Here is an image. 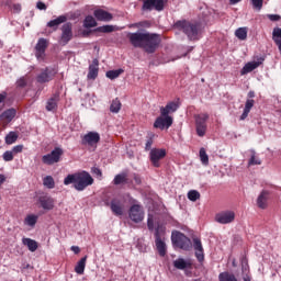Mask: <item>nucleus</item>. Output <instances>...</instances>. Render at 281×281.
I'll return each mask as SVG.
<instances>
[{"label":"nucleus","instance_id":"nucleus-1","mask_svg":"<svg viewBox=\"0 0 281 281\" xmlns=\"http://www.w3.org/2000/svg\"><path fill=\"white\" fill-rule=\"evenodd\" d=\"M127 38L133 47L144 49L146 54H155L161 45V35L149 32L128 33Z\"/></svg>","mask_w":281,"mask_h":281},{"label":"nucleus","instance_id":"nucleus-2","mask_svg":"<svg viewBox=\"0 0 281 281\" xmlns=\"http://www.w3.org/2000/svg\"><path fill=\"white\" fill-rule=\"evenodd\" d=\"M71 183L77 192H82L89 186H93V177L88 171L70 173L64 179V186H71Z\"/></svg>","mask_w":281,"mask_h":281},{"label":"nucleus","instance_id":"nucleus-3","mask_svg":"<svg viewBox=\"0 0 281 281\" xmlns=\"http://www.w3.org/2000/svg\"><path fill=\"white\" fill-rule=\"evenodd\" d=\"M175 27L183 32L189 41H199V38H201V23H190L182 20L176 22Z\"/></svg>","mask_w":281,"mask_h":281},{"label":"nucleus","instance_id":"nucleus-4","mask_svg":"<svg viewBox=\"0 0 281 281\" xmlns=\"http://www.w3.org/2000/svg\"><path fill=\"white\" fill-rule=\"evenodd\" d=\"M171 243L175 247L183 249L184 251H190L192 249V240L181 232H175L171 234Z\"/></svg>","mask_w":281,"mask_h":281},{"label":"nucleus","instance_id":"nucleus-5","mask_svg":"<svg viewBox=\"0 0 281 281\" xmlns=\"http://www.w3.org/2000/svg\"><path fill=\"white\" fill-rule=\"evenodd\" d=\"M207 120H210L209 114L195 115V131L199 137H205V133H207Z\"/></svg>","mask_w":281,"mask_h":281},{"label":"nucleus","instance_id":"nucleus-6","mask_svg":"<svg viewBox=\"0 0 281 281\" xmlns=\"http://www.w3.org/2000/svg\"><path fill=\"white\" fill-rule=\"evenodd\" d=\"M60 31L61 34L58 40L59 45H68L69 41L74 38V25L71 24V22H67L60 27Z\"/></svg>","mask_w":281,"mask_h":281},{"label":"nucleus","instance_id":"nucleus-7","mask_svg":"<svg viewBox=\"0 0 281 281\" xmlns=\"http://www.w3.org/2000/svg\"><path fill=\"white\" fill-rule=\"evenodd\" d=\"M63 148L55 147L50 154L44 155L42 157V161L46 166H54V164H58V161H60V157H63Z\"/></svg>","mask_w":281,"mask_h":281},{"label":"nucleus","instance_id":"nucleus-8","mask_svg":"<svg viewBox=\"0 0 281 281\" xmlns=\"http://www.w3.org/2000/svg\"><path fill=\"white\" fill-rule=\"evenodd\" d=\"M166 3H168V0H144L142 10L149 12L156 10V12H161L164 8H166Z\"/></svg>","mask_w":281,"mask_h":281},{"label":"nucleus","instance_id":"nucleus-9","mask_svg":"<svg viewBox=\"0 0 281 281\" xmlns=\"http://www.w3.org/2000/svg\"><path fill=\"white\" fill-rule=\"evenodd\" d=\"M58 74L57 68H49L46 67L45 69L42 70L40 75L36 77V81L40 85H45L46 82H52L54 78H56V75Z\"/></svg>","mask_w":281,"mask_h":281},{"label":"nucleus","instance_id":"nucleus-10","mask_svg":"<svg viewBox=\"0 0 281 281\" xmlns=\"http://www.w3.org/2000/svg\"><path fill=\"white\" fill-rule=\"evenodd\" d=\"M167 153L166 149H161V148H153L150 149L149 153V160L151 162V165L154 166V168H160L161 167V159H164L166 157Z\"/></svg>","mask_w":281,"mask_h":281},{"label":"nucleus","instance_id":"nucleus-11","mask_svg":"<svg viewBox=\"0 0 281 281\" xmlns=\"http://www.w3.org/2000/svg\"><path fill=\"white\" fill-rule=\"evenodd\" d=\"M125 201L122 198H113L109 204L111 212L114 216H123L124 215V205Z\"/></svg>","mask_w":281,"mask_h":281},{"label":"nucleus","instance_id":"nucleus-12","mask_svg":"<svg viewBox=\"0 0 281 281\" xmlns=\"http://www.w3.org/2000/svg\"><path fill=\"white\" fill-rule=\"evenodd\" d=\"M128 216L133 223H142L144 221V207L140 204H134L128 210Z\"/></svg>","mask_w":281,"mask_h":281},{"label":"nucleus","instance_id":"nucleus-13","mask_svg":"<svg viewBox=\"0 0 281 281\" xmlns=\"http://www.w3.org/2000/svg\"><path fill=\"white\" fill-rule=\"evenodd\" d=\"M47 47H49V41L41 37L35 45V58H37V60H45Z\"/></svg>","mask_w":281,"mask_h":281},{"label":"nucleus","instance_id":"nucleus-14","mask_svg":"<svg viewBox=\"0 0 281 281\" xmlns=\"http://www.w3.org/2000/svg\"><path fill=\"white\" fill-rule=\"evenodd\" d=\"M236 213H234V211H223L215 215L216 223H220L221 225L234 223Z\"/></svg>","mask_w":281,"mask_h":281},{"label":"nucleus","instance_id":"nucleus-15","mask_svg":"<svg viewBox=\"0 0 281 281\" xmlns=\"http://www.w3.org/2000/svg\"><path fill=\"white\" fill-rule=\"evenodd\" d=\"M173 119L170 115H161L158 116L154 123V128H159L164 131V128H169L172 126Z\"/></svg>","mask_w":281,"mask_h":281},{"label":"nucleus","instance_id":"nucleus-16","mask_svg":"<svg viewBox=\"0 0 281 281\" xmlns=\"http://www.w3.org/2000/svg\"><path fill=\"white\" fill-rule=\"evenodd\" d=\"M93 16L94 19H97V21H102L104 23H109V21H113V14L103 9L94 10Z\"/></svg>","mask_w":281,"mask_h":281},{"label":"nucleus","instance_id":"nucleus-17","mask_svg":"<svg viewBox=\"0 0 281 281\" xmlns=\"http://www.w3.org/2000/svg\"><path fill=\"white\" fill-rule=\"evenodd\" d=\"M99 142L100 134L98 132H89L83 136L81 144H83V146H86V144H88V146H94V144H98Z\"/></svg>","mask_w":281,"mask_h":281},{"label":"nucleus","instance_id":"nucleus-18","mask_svg":"<svg viewBox=\"0 0 281 281\" xmlns=\"http://www.w3.org/2000/svg\"><path fill=\"white\" fill-rule=\"evenodd\" d=\"M100 61L98 59H93L92 64L89 65V70L87 75L88 80H95L98 78V74L100 71Z\"/></svg>","mask_w":281,"mask_h":281},{"label":"nucleus","instance_id":"nucleus-19","mask_svg":"<svg viewBox=\"0 0 281 281\" xmlns=\"http://www.w3.org/2000/svg\"><path fill=\"white\" fill-rule=\"evenodd\" d=\"M270 192L267 190L261 191V193L259 194V196L257 198V206L260 210H267V207L269 206V196H270Z\"/></svg>","mask_w":281,"mask_h":281},{"label":"nucleus","instance_id":"nucleus-20","mask_svg":"<svg viewBox=\"0 0 281 281\" xmlns=\"http://www.w3.org/2000/svg\"><path fill=\"white\" fill-rule=\"evenodd\" d=\"M60 102V92H55L46 102V111H56Z\"/></svg>","mask_w":281,"mask_h":281},{"label":"nucleus","instance_id":"nucleus-21","mask_svg":"<svg viewBox=\"0 0 281 281\" xmlns=\"http://www.w3.org/2000/svg\"><path fill=\"white\" fill-rule=\"evenodd\" d=\"M13 117H16V110L14 108L8 109L0 114V124H10Z\"/></svg>","mask_w":281,"mask_h":281},{"label":"nucleus","instance_id":"nucleus-22","mask_svg":"<svg viewBox=\"0 0 281 281\" xmlns=\"http://www.w3.org/2000/svg\"><path fill=\"white\" fill-rule=\"evenodd\" d=\"M193 248L195 249V257L199 262H203L205 255L203 254V244L199 238H193Z\"/></svg>","mask_w":281,"mask_h":281},{"label":"nucleus","instance_id":"nucleus-23","mask_svg":"<svg viewBox=\"0 0 281 281\" xmlns=\"http://www.w3.org/2000/svg\"><path fill=\"white\" fill-rule=\"evenodd\" d=\"M38 203L43 210H54V198L48 195H42L38 199Z\"/></svg>","mask_w":281,"mask_h":281},{"label":"nucleus","instance_id":"nucleus-24","mask_svg":"<svg viewBox=\"0 0 281 281\" xmlns=\"http://www.w3.org/2000/svg\"><path fill=\"white\" fill-rule=\"evenodd\" d=\"M179 109V103L171 101L167 103V105L164 108H160V115H169V113H175Z\"/></svg>","mask_w":281,"mask_h":281},{"label":"nucleus","instance_id":"nucleus-25","mask_svg":"<svg viewBox=\"0 0 281 281\" xmlns=\"http://www.w3.org/2000/svg\"><path fill=\"white\" fill-rule=\"evenodd\" d=\"M173 267L176 269H179L180 271H183L186 269H191L192 262L190 260H186L183 258H178L173 261Z\"/></svg>","mask_w":281,"mask_h":281},{"label":"nucleus","instance_id":"nucleus-26","mask_svg":"<svg viewBox=\"0 0 281 281\" xmlns=\"http://www.w3.org/2000/svg\"><path fill=\"white\" fill-rule=\"evenodd\" d=\"M61 23H67V15H59L55 20H50L47 23V27H52L53 31L56 32V30H58V25H61Z\"/></svg>","mask_w":281,"mask_h":281},{"label":"nucleus","instance_id":"nucleus-27","mask_svg":"<svg viewBox=\"0 0 281 281\" xmlns=\"http://www.w3.org/2000/svg\"><path fill=\"white\" fill-rule=\"evenodd\" d=\"M256 104V101L254 99L246 100L244 112L240 115V120H247L249 116V113L251 112V109H254V105Z\"/></svg>","mask_w":281,"mask_h":281},{"label":"nucleus","instance_id":"nucleus-28","mask_svg":"<svg viewBox=\"0 0 281 281\" xmlns=\"http://www.w3.org/2000/svg\"><path fill=\"white\" fill-rule=\"evenodd\" d=\"M261 65H262V61L247 63L241 69V76H245V74H251V71H254V69H258V67Z\"/></svg>","mask_w":281,"mask_h":281},{"label":"nucleus","instance_id":"nucleus-29","mask_svg":"<svg viewBox=\"0 0 281 281\" xmlns=\"http://www.w3.org/2000/svg\"><path fill=\"white\" fill-rule=\"evenodd\" d=\"M22 243L25 245V247H27L29 251L34 252L36 249H38V243L32 238L24 237Z\"/></svg>","mask_w":281,"mask_h":281},{"label":"nucleus","instance_id":"nucleus-30","mask_svg":"<svg viewBox=\"0 0 281 281\" xmlns=\"http://www.w3.org/2000/svg\"><path fill=\"white\" fill-rule=\"evenodd\" d=\"M86 267H87V256H85L77 262L75 267V271L78 273V276H82L85 273Z\"/></svg>","mask_w":281,"mask_h":281},{"label":"nucleus","instance_id":"nucleus-31","mask_svg":"<svg viewBox=\"0 0 281 281\" xmlns=\"http://www.w3.org/2000/svg\"><path fill=\"white\" fill-rule=\"evenodd\" d=\"M117 29L114 25L105 24L103 26H98L93 30V32H100L101 34H111V32H115Z\"/></svg>","mask_w":281,"mask_h":281},{"label":"nucleus","instance_id":"nucleus-32","mask_svg":"<svg viewBox=\"0 0 281 281\" xmlns=\"http://www.w3.org/2000/svg\"><path fill=\"white\" fill-rule=\"evenodd\" d=\"M166 236V226L158 224L155 228V240H164Z\"/></svg>","mask_w":281,"mask_h":281},{"label":"nucleus","instance_id":"nucleus-33","mask_svg":"<svg viewBox=\"0 0 281 281\" xmlns=\"http://www.w3.org/2000/svg\"><path fill=\"white\" fill-rule=\"evenodd\" d=\"M36 223H38V215L29 214L24 218V225H27V227H35Z\"/></svg>","mask_w":281,"mask_h":281},{"label":"nucleus","instance_id":"nucleus-34","mask_svg":"<svg viewBox=\"0 0 281 281\" xmlns=\"http://www.w3.org/2000/svg\"><path fill=\"white\" fill-rule=\"evenodd\" d=\"M114 186H122V183H128V175L125 172L119 173L114 177Z\"/></svg>","mask_w":281,"mask_h":281},{"label":"nucleus","instance_id":"nucleus-35","mask_svg":"<svg viewBox=\"0 0 281 281\" xmlns=\"http://www.w3.org/2000/svg\"><path fill=\"white\" fill-rule=\"evenodd\" d=\"M156 243V249L161 258L166 256V241L164 239H155Z\"/></svg>","mask_w":281,"mask_h":281},{"label":"nucleus","instance_id":"nucleus-36","mask_svg":"<svg viewBox=\"0 0 281 281\" xmlns=\"http://www.w3.org/2000/svg\"><path fill=\"white\" fill-rule=\"evenodd\" d=\"M83 27H98V22L95 21V18H93L92 15L86 16V19L83 20Z\"/></svg>","mask_w":281,"mask_h":281},{"label":"nucleus","instance_id":"nucleus-37","mask_svg":"<svg viewBox=\"0 0 281 281\" xmlns=\"http://www.w3.org/2000/svg\"><path fill=\"white\" fill-rule=\"evenodd\" d=\"M16 139H19V134H16V132H10L5 136L4 142L8 146H12V144H15Z\"/></svg>","mask_w":281,"mask_h":281},{"label":"nucleus","instance_id":"nucleus-38","mask_svg":"<svg viewBox=\"0 0 281 281\" xmlns=\"http://www.w3.org/2000/svg\"><path fill=\"white\" fill-rule=\"evenodd\" d=\"M123 71H124V69H122V68L116 69V70H109V71H106L105 76L110 80H115V78H120V76H122Z\"/></svg>","mask_w":281,"mask_h":281},{"label":"nucleus","instance_id":"nucleus-39","mask_svg":"<svg viewBox=\"0 0 281 281\" xmlns=\"http://www.w3.org/2000/svg\"><path fill=\"white\" fill-rule=\"evenodd\" d=\"M121 109H122V102H120V99H114L110 105L111 113H120Z\"/></svg>","mask_w":281,"mask_h":281},{"label":"nucleus","instance_id":"nucleus-40","mask_svg":"<svg viewBox=\"0 0 281 281\" xmlns=\"http://www.w3.org/2000/svg\"><path fill=\"white\" fill-rule=\"evenodd\" d=\"M43 184L49 190H54V188L56 187V182L54 181V178L52 176H46L43 179Z\"/></svg>","mask_w":281,"mask_h":281},{"label":"nucleus","instance_id":"nucleus-41","mask_svg":"<svg viewBox=\"0 0 281 281\" xmlns=\"http://www.w3.org/2000/svg\"><path fill=\"white\" fill-rule=\"evenodd\" d=\"M235 36L239 38V41H246L247 40V29L246 27H239L235 31Z\"/></svg>","mask_w":281,"mask_h":281},{"label":"nucleus","instance_id":"nucleus-42","mask_svg":"<svg viewBox=\"0 0 281 281\" xmlns=\"http://www.w3.org/2000/svg\"><path fill=\"white\" fill-rule=\"evenodd\" d=\"M262 160L256 156V151H252V155L248 161V166H261Z\"/></svg>","mask_w":281,"mask_h":281},{"label":"nucleus","instance_id":"nucleus-43","mask_svg":"<svg viewBox=\"0 0 281 281\" xmlns=\"http://www.w3.org/2000/svg\"><path fill=\"white\" fill-rule=\"evenodd\" d=\"M200 159L204 166H207V164H210V156H207L205 148L200 149Z\"/></svg>","mask_w":281,"mask_h":281},{"label":"nucleus","instance_id":"nucleus-44","mask_svg":"<svg viewBox=\"0 0 281 281\" xmlns=\"http://www.w3.org/2000/svg\"><path fill=\"white\" fill-rule=\"evenodd\" d=\"M188 199L189 201H199V199H201V193H199V191L196 190H191L188 192Z\"/></svg>","mask_w":281,"mask_h":281},{"label":"nucleus","instance_id":"nucleus-45","mask_svg":"<svg viewBox=\"0 0 281 281\" xmlns=\"http://www.w3.org/2000/svg\"><path fill=\"white\" fill-rule=\"evenodd\" d=\"M250 3L252 5L254 10H258V12H260V10H262L265 0H250Z\"/></svg>","mask_w":281,"mask_h":281},{"label":"nucleus","instance_id":"nucleus-46","mask_svg":"<svg viewBox=\"0 0 281 281\" xmlns=\"http://www.w3.org/2000/svg\"><path fill=\"white\" fill-rule=\"evenodd\" d=\"M16 87L18 89H25V87H27V78L21 77L20 79H18Z\"/></svg>","mask_w":281,"mask_h":281},{"label":"nucleus","instance_id":"nucleus-47","mask_svg":"<svg viewBox=\"0 0 281 281\" xmlns=\"http://www.w3.org/2000/svg\"><path fill=\"white\" fill-rule=\"evenodd\" d=\"M2 159H3V161H13L14 160V154L12 153V150H7L2 155Z\"/></svg>","mask_w":281,"mask_h":281},{"label":"nucleus","instance_id":"nucleus-48","mask_svg":"<svg viewBox=\"0 0 281 281\" xmlns=\"http://www.w3.org/2000/svg\"><path fill=\"white\" fill-rule=\"evenodd\" d=\"M147 227L149 232H153L155 229V220L153 218V215H149L147 218Z\"/></svg>","mask_w":281,"mask_h":281},{"label":"nucleus","instance_id":"nucleus-49","mask_svg":"<svg viewBox=\"0 0 281 281\" xmlns=\"http://www.w3.org/2000/svg\"><path fill=\"white\" fill-rule=\"evenodd\" d=\"M11 151L13 155H19V153H23V145L14 146Z\"/></svg>","mask_w":281,"mask_h":281},{"label":"nucleus","instance_id":"nucleus-50","mask_svg":"<svg viewBox=\"0 0 281 281\" xmlns=\"http://www.w3.org/2000/svg\"><path fill=\"white\" fill-rule=\"evenodd\" d=\"M91 173L95 175L97 177H102V170H100L98 167H92Z\"/></svg>","mask_w":281,"mask_h":281},{"label":"nucleus","instance_id":"nucleus-51","mask_svg":"<svg viewBox=\"0 0 281 281\" xmlns=\"http://www.w3.org/2000/svg\"><path fill=\"white\" fill-rule=\"evenodd\" d=\"M267 18L269 19V21L276 22V21H280L281 16L278 14H268Z\"/></svg>","mask_w":281,"mask_h":281},{"label":"nucleus","instance_id":"nucleus-52","mask_svg":"<svg viewBox=\"0 0 281 281\" xmlns=\"http://www.w3.org/2000/svg\"><path fill=\"white\" fill-rule=\"evenodd\" d=\"M36 8L37 10H47V4H45L43 1H37Z\"/></svg>","mask_w":281,"mask_h":281},{"label":"nucleus","instance_id":"nucleus-53","mask_svg":"<svg viewBox=\"0 0 281 281\" xmlns=\"http://www.w3.org/2000/svg\"><path fill=\"white\" fill-rule=\"evenodd\" d=\"M153 138H148L145 144V150H150L153 148Z\"/></svg>","mask_w":281,"mask_h":281},{"label":"nucleus","instance_id":"nucleus-54","mask_svg":"<svg viewBox=\"0 0 281 281\" xmlns=\"http://www.w3.org/2000/svg\"><path fill=\"white\" fill-rule=\"evenodd\" d=\"M133 179H134L136 186H142V177H139V175L134 173Z\"/></svg>","mask_w":281,"mask_h":281},{"label":"nucleus","instance_id":"nucleus-55","mask_svg":"<svg viewBox=\"0 0 281 281\" xmlns=\"http://www.w3.org/2000/svg\"><path fill=\"white\" fill-rule=\"evenodd\" d=\"M12 10L13 12H15L16 14H19V12H21V4L16 3L12 5Z\"/></svg>","mask_w":281,"mask_h":281},{"label":"nucleus","instance_id":"nucleus-56","mask_svg":"<svg viewBox=\"0 0 281 281\" xmlns=\"http://www.w3.org/2000/svg\"><path fill=\"white\" fill-rule=\"evenodd\" d=\"M5 98H8V92L0 93V104L5 100Z\"/></svg>","mask_w":281,"mask_h":281},{"label":"nucleus","instance_id":"nucleus-57","mask_svg":"<svg viewBox=\"0 0 281 281\" xmlns=\"http://www.w3.org/2000/svg\"><path fill=\"white\" fill-rule=\"evenodd\" d=\"M71 251H74V254H80V247L78 246H71Z\"/></svg>","mask_w":281,"mask_h":281},{"label":"nucleus","instance_id":"nucleus-58","mask_svg":"<svg viewBox=\"0 0 281 281\" xmlns=\"http://www.w3.org/2000/svg\"><path fill=\"white\" fill-rule=\"evenodd\" d=\"M247 98H256V92H254V90H250L247 94Z\"/></svg>","mask_w":281,"mask_h":281},{"label":"nucleus","instance_id":"nucleus-59","mask_svg":"<svg viewBox=\"0 0 281 281\" xmlns=\"http://www.w3.org/2000/svg\"><path fill=\"white\" fill-rule=\"evenodd\" d=\"M243 0H229V5H236V3H240Z\"/></svg>","mask_w":281,"mask_h":281},{"label":"nucleus","instance_id":"nucleus-60","mask_svg":"<svg viewBox=\"0 0 281 281\" xmlns=\"http://www.w3.org/2000/svg\"><path fill=\"white\" fill-rule=\"evenodd\" d=\"M5 183V176L0 175V186H3Z\"/></svg>","mask_w":281,"mask_h":281},{"label":"nucleus","instance_id":"nucleus-61","mask_svg":"<svg viewBox=\"0 0 281 281\" xmlns=\"http://www.w3.org/2000/svg\"><path fill=\"white\" fill-rule=\"evenodd\" d=\"M244 281H251V279H249V277L244 278Z\"/></svg>","mask_w":281,"mask_h":281},{"label":"nucleus","instance_id":"nucleus-62","mask_svg":"<svg viewBox=\"0 0 281 281\" xmlns=\"http://www.w3.org/2000/svg\"><path fill=\"white\" fill-rule=\"evenodd\" d=\"M194 281H199V280H194Z\"/></svg>","mask_w":281,"mask_h":281}]
</instances>
